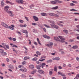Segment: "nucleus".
Wrapping results in <instances>:
<instances>
[{
	"label": "nucleus",
	"instance_id": "1a4fd4ad",
	"mask_svg": "<svg viewBox=\"0 0 79 79\" xmlns=\"http://www.w3.org/2000/svg\"><path fill=\"white\" fill-rule=\"evenodd\" d=\"M8 13H9L10 16H13L14 15L13 14V12L11 11H9Z\"/></svg>",
	"mask_w": 79,
	"mask_h": 79
},
{
	"label": "nucleus",
	"instance_id": "4d7b16f0",
	"mask_svg": "<svg viewBox=\"0 0 79 79\" xmlns=\"http://www.w3.org/2000/svg\"><path fill=\"white\" fill-rule=\"evenodd\" d=\"M58 68L60 69H62V67H61V66H59L58 67Z\"/></svg>",
	"mask_w": 79,
	"mask_h": 79
},
{
	"label": "nucleus",
	"instance_id": "052dcab7",
	"mask_svg": "<svg viewBox=\"0 0 79 79\" xmlns=\"http://www.w3.org/2000/svg\"><path fill=\"white\" fill-rule=\"evenodd\" d=\"M8 39H9V40H12V38H11V37L8 38Z\"/></svg>",
	"mask_w": 79,
	"mask_h": 79
},
{
	"label": "nucleus",
	"instance_id": "680f3d73",
	"mask_svg": "<svg viewBox=\"0 0 79 79\" xmlns=\"http://www.w3.org/2000/svg\"><path fill=\"white\" fill-rule=\"evenodd\" d=\"M2 66L4 67L5 66V64L3 63L1 64Z\"/></svg>",
	"mask_w": 79,
	"mask_h": 79
},
{
	"label": "nucleus",
	"instance_id": "a878e982",
	"mask_svg": "<svg viewBox=\"0 0 79 79\" xmlns=\"http://www.w3.org/2000/svg\"><path fill=\"white\" fill-rule=\"evenodd\" d=\"M54 70L55 71H56V72H57V67L56 66L54 67Z\"/></svg>",
	"mask_w": 79,
	"mask_h": 79
},
{
	"label": "nucleus",
	"instance_id": "423d86ee",
	"mask_svg": "<svg viewBox=\"0 0 79 79\" xmlns=\"http://www.w3.org/2000/svg\"><path fill=\"white\" fill-rule=\"evenodd\" d=\"M49 15L50 16H55V17H58L59 16L57 14L53 13H50L49 14Z\"/></svg>",
	"mask_w": 79,
	"mask_h": 79
},
{
	"label": "nucleus",
	"instance_id": "bb28decb",
	"mask_svg": "<svg viewBox=\"0 0 79 79\" xmlns=\"http://www.w3.org/2000/svg\"><path fill=\"white\" fill-rule=\"evenodd\" d=\"M30 68L31 69H33V68H34V66L33 65H30Z\"/></svg>",
	"mask_w": 79,
	"mask_h": 79
},
{
	"label": "nucleus",
	"instance_id": "de8ad7c7",
	"mask_svg": "<svg viewBox=\"0 0 79 79\" xmlns=\"http://www.w3.org/2000/svg\"><path fill=\"white\" fill-rule=\"evenodd\" d=\"M24 18H25L26 20H27V21H29V19H28V18H27V17L25 16Z\"/></svg>",
	"mask_w": 79,
	"mask_h": 79
},
{
	"label": "nucleus",
	"instance_id": "37998d69",
	"mask_svg": "<svg viewBox=\"0 0 79 79\" xmlns=\"http://www.w3.org/2000/svg\"><path fill=\"white\" fill-rule=\"evenodd\" d=\"M40 67H41L42 68H44V66H43L42 64H40Z\"/></svg>",
	"mask_w": 79,
	"mask_h": 79
},
{
	"label": "nucleus",
	"instance_id": "473e14b6",
	"mask_svg": "<svg viewBox=\"0 0 79 79\" xmlns=\"http://www.w3.org/2000/svg\"><path fill=\"white\" fill-rule=\"evenodd\" d=\"M13 51L15 53H17V52H18V51L16 50L14 48H13Z\"/></svg>",
	"mask_w": 79,
	"mask_h": 79
},
{
	"label": "nucleus",
	"instance_id": "393cba45",
	"mask_svg": "<svg viewBox=\"0 0 79 79\" xmlns=\"http://www.w3.org/2000/svg\"><path fill=\"white\" fill-rule=\"evenodd\" d=\"M29 57H25L23 59L24 60H28V59H29Z\"/></svg>",
	"mask_w": 79,
	"mask_h": 79
},
{
	"label": "nucleus",
	"instance_id": "cd10ccee",
	"mask_svg": "<svg viewBox=\"0 0 79 79\" xmlns=\"http://www.w3.org/2000/svg\"><path fill=\"white\" fill-rule=\"evenodd\" d=\"M44 26H45L46 27H47V28H50V27L49 26H48L47 25L45 24H44Z\"/></svg>",
	"mask_w": 79,
	"mask_h": 79
},
{
	"label": "nucleus",
	"instance_id": "b1692460",
	"mask_svg": "<svg viewBox=\"0 0 79 79\" xmlns=\"http://www.w3.org/2000/svg\"><path fill=\"white\" fill-rule=\"evenodd\" d=\"M50 2L51 4H56V1H51Z\"/></svg>",
	"mask_w": 79,
	"mask_h": 79
},
{
	"label": "nucleus",
	"instance_id": "13d9d810",
	"mask_svg": "<svg viewBox=\"0 0 79 79\" xmlns=\"http://www.w3.org/2000/svg\"><path fill=\"white\" fill-rule=\"evenodd\" d=\"M76 60L77 61H79V58L78 57H77L76 58Z\"/></svg>",
	"mask_w": 79,
	"mask_h": 79
},
{
	"label": "nucleus",
	"instance_id": "6e6552de",
	"mask_svg": "<svg viewBox=\"0 0 79 79\" xmlns=\"http://www.w3.org/2000/svg\"><path fill=\"white\" fill-rule=\"evenodd\" d=\"M33 18L35 21H39V19H38V18L37 17L35 16H33Z\"/></svg>",
	"mask_w": 79,
	"mask_h": 79
},
{
	"label": "nucleus",
	"instance_id": "6e6d98bb",
	"mask_svg": "<svg viewBox=\"0 0 79 79\" xmlns=\"http://www.w3.org/2000/svg\"><path fill=\"white\" fill-rule=\"evenodd\" d=\"M12 69H14V67L13 66H12L10 67Z\"/></svg>",
	"mask_w": 79,
	"mask_h": 79
},
{
	"label": "nucleus",
	"instance_id": "c9c22d12",
	"mask_svg": "<svg viewBox=\"0 0 79 79\" xmlns=\"http://www.w3.org/2000/svg\"><path fill=\"white\" fill-rule=\"evenodd\" d=\"M5 47H6V48H8V49H9V48H10V47H9V45H6L5 44Z\"/></svg>",
	"mask_w": 79,
	"mask_h": 79
},
{
	"label": "nucleus",
	"instance_id": "aec40b11",
	"mask_svg": "<svg viewBox=\"0 0 79 79\" xmlns=\"http://www.w3.org/2000/svg\"><path fill=\"white\" fill-rule=\"evenodd\" d=\"M63 32H64L65 34H68V31L66 29H64L63 30Z\"/></svg>",
	"mask_w": 79,
	"mask_h": 79
},
{
	"label": "nucleus",
	"instance_id": "49530a36",
	"mask_svg": "<svg viewBox=\"0 0 79 79\" xmlns=\"http://www.w3.org/2000/svg\"><path fill=\"white\" fill-rule=\"evenodd\" d=\"M13 47H15V48H18V46L14 44L13 46Z\"/></svg>",
	"mask_w": 79,
	"mask_h": 79
},
{
	"label": "nucleus",
	"instance_id": "5701e85b",
	"mask_svg": "<svg viewBox=\"0 0 79 79\" xmlns=\"http://www.w3.org/2000/svg\"><path fill=\"white\" fill-rule=\"evenodd\" d=\"M72 48H73L74 49L77 48H78V46H77V45L74 46Z\"/></svg>",
	"mask_w": 79,
	"mask_h": 79
},
{
	"label": "nucleus",
	"instance_id": "c756f323",
	"mask_svg": "<svg viewBox=\"0 0 79 79\" xmlns=\"http://www.w3.org/2000/svg\"><path fill=\"white\" fill-rule=\"evenodd\" d=\"M47 63H52V60H48L47 61Z\"/></svg>",
	"mask_w": 79,
	"mask_h": 79
},
{
	"label": "nucleus",
	"instance_id": "bf43d9fd",
	"mask_svg": "<svg viewBox=\"0 0 79 79\" xmlns=\"http://www.w3.org/2000/svg\"><path fill=\"white\" fill-rule=\"evenodd\" d=\"M76 27H77V29H79V25H77Z\"/></svg>",
	"mask_w": 79,
	"mask_h": 79
},
{
	"label": "nucleus",
	"instance_id": "0eeeda50",
	"mask_svg": "<svg viewBox=\"0 0 79 79\" xmlns=\"http://www.w3.org/2000/svg\"><path fill=\"white\" fill-rule=\"evenodd\" d=\"M27 70V69L26 68H24V69H19V71H22L23 73H26Z\"/></svg>",
	"mask_w": 79,
	"mask_h": 79
},
{
	"label": "nucleus",
	"instance_id": "e433bc0d",
	"mask_svg": "<svg viewBox=\"0 0 79 79\" xmlns=\"http://www.w3.org/2000/svg\"><path fill=\"white\" fill-rule=\"evenodd\" d=\"M8 28H9V29H11V30H14V28L13 27H11L10 26H8Z\"/></svg>",
	"mask_w": 79,
	"mask_h": 79
},
{
	"label": "nucleus",
	"instance_id": "412c9836",
	"mask_svg": "<svg viewBox=\"0 0 79 79\" xmlns=\"http://www.w3.org/2000/svg\"><path fill=\"white\" fill-rule=\"evenodd\" d=\"M37 42L38 43V44L40 45H42V44L40 43V41H39V39L38 38H37Z\"/></svg>",
	"mask_w": 79,
	"mask_h": 79
},
{
	"label": "nucleus",
	"instance_id": "9b49d317",
	"mask_svg": "<svg viewBox=\"0 0 79 79\" xmlns=\"http://www.w3.org/2000/svg\"><path fill=\"white\" fill-rule=\"evenodd\" d=\"M54 39L56 41V42H59V41H60V39H59V38L57 37H55Z\"/></svg>",
	"mask_w": 79,
	"mask_h": 79
},
{
	"label": "nucleus",
	"instance_id": "a18cd8bd",
	"mask_svg": "<svg viewBox=\"0 0 79 79\" xmlns=\"http://www.w3.org/2000/svg\"><path fill=\"white\" fill-rule=\"evenodd\" d=\"M58 25H59V26H63V25L60 23H58Z\"/></svg>",
	"mask_w": 79,
	"mask_h": 79
},
{
	"label": "nucleus",
	"instance_id": "ea45409f",
	"mask_svg": "<svg viewBox=\"0 0 79 79\" xmlns=\"http://www.w3.org/2000/svg\"><path fill=\"white\" fill-rule=\"evenodd\" d=\"M22 64H23V65L26 64V62L25 61H23L22 62Z\"/></svg>",
	"mask_w": 79,
	"mask_h": 79
},
{
	"label": "nucleus",
	"instance_id": "2f4dec72",
	"mask_svg": "<svg viewBox=\"0 0 79 79\" xmlns=\"http://www.w3.org/2000/svg\"><path fill=\"white\" fill-rule=\"evenodd\" d=\"M70 5L71 6H74L75 4L73 3H71L70 4Z\"/></svg>",
	"mask_w": 79,
	"mask_h": 79
},
{
	"label": "nucleus",
	"instance_id": "c85d7f7f",
	"mask_svg": "<svg viewBox=\"0 0 79 79\" xmlns=\"http://www.w3.org/2000/svg\"><path fill=\"white\" fill-rule=\"evenodd\" d=\"M35 73H36V70H33V71L31 72V73L32 74H34Z\"/></svg>",
	"mask_w": 79,
	"mask_h": 79
},
{
	"label": "nucleus",
	"instance_id": "20e7f679",
	"mask_svg": "<svg viewBox=\"0 0 79 79\" xmlns=\"http://www.w3.org/2000/svg\"><path fill=\"white\" fill-rule=\"evenodd\" d=\"M45 46H47L49 48H52V46L53 45V43L52 42H50L49 44H45Z\"/></svg>",
	"mask_w": 79,
	"mask_h": 79
},
{
	"label": "nucleus",
	"instance_id": "a211bd4d",
	"mask_svg": "<svg viewBox=\"0 0 79 79\" xmlns=\"http://www.w3.org/2000/svg\"><path fill=\"white\" fill-rule=\"evenodd\" d=\"M58 8V6H56V7H52V10H57Z\"/></svg>",
	"mask_w": 79,
	"mask_h": 79
},
{
	"label": "nucleus",
	"instance_id": "ddd939ff",
	"mask_svg": "<svg viewBox=\"0 0 79 79\" xmlns=\"http://www.w3.org/2000/svg\"><path fill=\"white\" fill-rule=\"evenodd\" d=\"M3 2H4V0H3L2 1H1V5L2 7H3V6H5V3Z\"/></svg>",
	"mask_w": 79,
	"mask_h": 79
},
{
	"label": "nucleus",
	"instance_id": "8fccbe9b",
	"mask_svg": "<svg viewBox=\"0 0 79 79\" xmlns=\"http://www.w3.org/2000/svg\"><path fill=\"white\" fill-rule=\"evenodd\" d=\"M19 21L20 22V23H23L24 22V21H23V20H19Z\"/></svg>",
	"mask_w": 79,
	"mask_h": 79
},
{
	"label": "nucleus",
	"instance_id": "0e129e2a",
	"mask_svg": "<svg viewBox=\"0 0 79 79\" xmlns=\"http://www.w3.org/2000/svg\"><path fill=\"white\" fill-rule=\"evenodd\" d=\"M18 67L19 68H21L22 67V65H19L18 66Z\"/></svg>",
	"mask_w": 79,
	"mask_h": 79
},
{
	"label": "nucleus",
	"instance_id": "6ab92c4d",
	"mask_svg": "<svg viewBox=\"0 0 79 79\" xmlns=\"http://www.w3.org/2000/svg\"><path fill=\"white\" fill-rule=\"evenodd\" d=\"M55 1H56V2L59 3H62V2L59 1V0H54Z\"/></svg>",
	"mask_w": 79,
	"mask_h": 79
},
{
	"label": "nucleus",
	"instance_id": "5fc2aeb1",
	"mask_svg": "<svg viewBox=\"0 0 79 79\" xmlns=\"http://www.w3.org/2000/svg\"><path fill=\"white\" fill-rule=\"evenodd\" d=\"M16 38H13L12 40H13V41H14V42H15V41H16Z\"/></svg>",
	"mask_w": 79,
	"mask_h": 79
},
{
	"label": "nucleus",
	"instance_id": "39448f33",
	"mask_svg": "<svg viewBox=\"0 0 79 79\" xmlns=\"http://www.w3.org/2000/svg\"><path fill=\"white\" fill-rule=\"evenodd\" d=\"M59 37L61 40V42H64V40H65V38L63 36H58Z\"/></svg>",
	"mask_w": 79,
	"mask_h": 79
},
{
	"label": "nucleus",
	"instance_id": "f8f14e48",
	"mask_svg": "<svg viewBox=\"0 0 79 79\" xmlns=\"http://www.w3.org/2000/svg\"><path fill=\"white\" fill-rule=\"evenodd\" d=\"M21 32H23V33H25L26 34H28V32H27V31L25 30H22Z\"/></svg>",
	"mask_w": 79,
	"mask_h": 79
},
{
	"label": "nucleus",
	"instance_id": "4be33fe9",
	"mask_svg": "<svg viewBox=\"0 0 79 79\" xmlns=\"http://www.w3.org/2000/svg\"><path fill=\"white\" fill-rule=\"evenodd\" d=\"M43 36L44 37V38H46V39H50V37L46 35H43Z\"/></svg>",
	"mask_w": 79,
	"mask_h": 79
},
{
	"label": "nucleus",
	"instance_id": "79ce46f5",
	"mask_svg": "<svg viewBox=\"0 0 79 79\" xmlns=\"http://www.w3.org/2000/svg\"><path fill=\"white\" fill-rule=\"evenodd\" d=\"M49 73L50 75V76H52V74H53V72L52 71H49Z\"/></svg>",
	"mask_w": 79,
	"mask_h": 79
},
{
	"label": "nucleus",
	"instance_id": "4468645a",
	"mask_svg": "<svg viewBox=\"0 0 79 79\" xmlns=\"http://www.w3.org/2000/svg\"><path fill=\"white\" fill-rule=\"evenodd\" d=\"M38 72L40 73V74H44L45 73V72L44 71L41 70H39L38 71Z\"/></svg>",
	"mask_w": 79,
	"mask_h": 79
},
{
	"label": "nucleus",
	"instance_id": "58836bf2",
	"mask_svg": "<svg viewBox=\"0 0 79 79\" xmlns=\"http://www.w3.org/2000/svg\"><path fill=\"white\" fill-rule=\"evenodd\" d=\"M2 55H3V56L6 55V53L5 52H3L2 53Z\"/></svg>",
	"mask_w": 79,
	"mask_h": 79
},
{
	"label": "nucleus",
	"instance_id": "f704fd0d",
	"mask_svg": "<svg viewBox=\"0 0 79 79\" xmlns=\"http://www.w3.org/2000/svg\"><path fill=\"white\" fill-rule=\"evenodd\" d=\"M33 61H37V58L36 57H35L34 58L32 59Z\"/></svg>",
	"mask_w": 79,
	"mask_h": 79
},
{
	"label": "nucleus",
	"instance_id": "2eb2a0df",
	"mask_svg": "<svg viewBox=\"0 0 79 79\" xmlns=\"http://www.w3.org/2000/svg\"><path fill=\"white\" fill-rule=\"evenodd\" d=\"M19 26H20V27H26L27 25L26 24H24V25L20 24Z\"/></svg>",
	"mask_w": 79,
	"mask_h": 79
},
{
	"label": "nucleus",
	"instance_id": "69168bd1",
	"mask_svg": "<svg viewBox=\"0 0 79 79\" xmlns=\"http://www.w3.org/2000/svg\"><path fill=\"white\" fill-rule=\"evenodd\" d=\"M59 22L60 23H62V24H63V23H64L63 21H60Z\"/></svg>",
	"mask_w": 79,
	"mask_h": 79
},
{
	"label": "nucleus",
	"instance_id": "864d4df0",
	"mask_svg": "<svg viewBox=\"0 0 79 79\" xmlns=\"http://www.w3.org/2000/svg\"><path fill=\"white\" fill-rule=\"evenodd\" d=\"M44 60H45V59H42V60L40 59L39 61H44Z\"/></svg>",
	"mask_w": 79,
	"mask_h": 79
},
{
	"label": "nucleus",
	"instance_id": "dca6fc26",
	"mask_svg": "<svg viewBox=\"0 0 79 79\" xmlns=\"http://www.w3.org/2000/svg\"><path fill=\"white\" fill-rule=\"evenodd\" d=\"M41 15L43 16H47V14L45 13H41Z\"/></svg>",
	"mask_w": 79,
	"mask_h": 79
},
{
	"label": "nucleus",
	"instance_id": "603ef678",
	"mask_svg": "<svg viewBox=\"0 0 79 79\" xmlns=\"http://www.w3.org/2000/svg\"><path fill=\"white\" fill-rule=\"evenodd\" d=\"M72 2H73V3H77V2L75 1H72Z\"/></svg>",
	"mask_w": 79,
	"mask_h": 79
},
{
	"label": "nucleus",
	"instance_id": "9d476101",
	"mask_svg": "<svg viewBox=\"0 0 79 79\" xmlns=\"http://www.w3.org/2000/svg\"><path fill=\"white\" fill-rule=\"evenodd\" d=\"M58 74L59 75H61V76H63L64 77H65V76H66V75L65 74H63V73L60 72H58Z\"/></svg>",
	"mask_w": 79,
	"mask_h": 79
},
{
	"label": "nucleus",
	"instance_id": "09e8293b",
	"mask_svg": "<svg viewBox=\"0 0 79 79\" xmlns=\"http://www.w3.org/2000/svg\"><path fill=\"white\" fill-rule=\"evenodd\" d=\"M4 51H3V49H0V53H2Z\"/></svg>",
	"mask_w": 79,
	"mask_h": 79
},
{
	"label": "nucleus",
	"instance_id": "72a5a7b5",
	"mask_svg": "<svg viewBox=\"0 0 79 79\" xmlns=\"http://www.w3.org/2000/svg\"><path fill=\"white\" fill-rule=\"evenodd\" d=\"M36 53L38 55H41V54H40V53L39 52V51H37L36 52Z\"/></svg>",
	"mask_w": 79,
	"mask_h": 79
},
{
	"label": "nucleus",
	"instance_id": "4c0bfd02",
	"mask_svg": "<svg viewBox=\"0 0 79 79\" xmlns=\"http://www.w3.org/2000/svg\"><path fill=\"white\" fill-rule=\"evenodd\" d=\"M70 11H77V10L74 9H72L70 10Z\"/></svg>",
	"mask_w": 79,
	"mask_h": 79
},
{
	"label": "nucleus",
	"instance_id": "a19ab883",
	"mask_svg": "<svg viewBox=\"0 0 79 79\" xmlns=\"http://www.w3.org/2000/svg\"><path fill=\"white\" fill-rule=\"evenodd\" d=\"M36 68L38 69H40V66L39 65H37L36 66Z\"/></svg>",
	"mask_w": 79,
	"mask_h": 79
},
{
	"label": "nucleus",
	"instance_id": "338daca9",
	"mask_svg": "<svg viewBox=\"0 0 79 79\" xmlns=\"http://www.w3.org/2000/svg\"><path fill=\"white\" fill-rule=\"evenodd\" d=\"M74 15H79V13H74Z\"/></svg>",
	"mask_w": 79,
	"mask_h": 79
},
{
	"label": "nucleus",
	"instance_id": "3c124183",
	"mask_svg": "<svg viewBox=\"0 0 79 79\" xmlns=\"http://www.w3.org/2000/svg\"><path fill=\"white\" fill-rule=\"evenodd\" d=\"M69 42H73V41H74V40L71 39H70V40H69Z\"/></svg>",
	"mask_w": 79,
	"mask_h": 79
},
{
	"label": "nucleus",
	"instance_id": "f257e3e1",
	"mask_svg": "<svg viewBox=\"0 0 79 79\" xmlns=\"http://www.w3.org/2000/svg\"><path fill=\"white\" fill-rule=\"evenodd\" d=\"M48 22L49 23H51V24H50L52 27H54V28H55L56 29H58L59 28V27L57 26V25H55V23L54 22V21H53L49 20Z\"/></svg>",
	"mask_w": 79,
	"mask_h": 79
},
{
	"label": "nucleus",
	"instance_id": "f3484780",
	"mask_svg": "<svg viewBox=\"0 0 79 79\" xmlns=\"http://www.w3.org/2000/svg\"><path fill=\"white\" fill-rule=\"evenodd\" d=\"M6 2L7 3H10V4H11V5H14V3H12V2H9L8 1H6Z\"/></svg>",
	"mask_w": 79,
	"mask_h": 79
},
{
	"label": "nucleus",
	"instance_id": "f03ea898",
	"mask_svg": "<svg viewBox=\"0 0 79 79\" xmlns=\"http://www.w3.org/2000/svg\"><path fill=\"white\" fill-rule=\"evenodd\" d=\"M1 24L2 26L5 27L6 29H8V26L5 23L2 22L1 23Z\"/></svg>",
	"mask_w": 79,
	"mask_h": 79
},
{
	"label": "nucleus",
	"instance_id": "7c9ffc66",
	"mask_svg": "<svg viewBox=\"0 0 79 79\" xmlns=\"http://www.w3.org/2000/svg\"><path fill=\"white\" fill-rule=\"evenodd\" d=\"M4 10H5V11H6L7 13H8V11H8V9L4 8Z\"/></svg>",
	"mask_w": 79,
	"mask_h": 79
},
{
	"label": "nucleus",
	"instance_id": "774afa93",
	"mask_svg": "<svg viewBox=\"0 0 79 79\" xmlns=\"http://www.w3.org/2000/svg\"><path fill=\"white\" fill-rule=\"evenodd\" d=\"M76 77H78L79 78V74H77L76 76Z\"/></svg>",
	"mask_w": 79,
	"mask_h": 79
},
{
	"label": "nucleus",
	"instance_id": "e2e57ef3",
	"mask_svg": "<svg viewBox=\"0 0 79 79\" xmlns=\"http://www.w3.org/2000/svg\"><path fill=\"white\" fill-rule=\"evenodd\" d=\"M4 8H6V9H8L9 8V6H6Z\"/></svg>",
	"mask_w": 79,
	"mask_h": 79
},
{
	"label": "nucleus",
	"instance_id": "c03bdc74",
	"mask_svg": "<svg viewBox=\"0 0 79 79\" xmlns=\"http://www.w3.org/2000/svg\"><path fill=\"white\" fill-rule=\"evenodd\" d=\"M56 60H57V61H58V60H60V58L58 57H56Z\"/></svg>",
	"mask_w": 79,
	"mask_h": 79
},
{
	"label": "nucleus",
	"instance_id": "7ed1b4c3",
	"mask_svg": "<svg viewBox=\"0 0 79 79\" xmlns=\"http://www.w3.org/2000/svg\"><path fill=\"white\" fill-rule=\"evenodd\" d=\"M16 2L17 3H21V4H24V5H26V3H24V2L23 0H16Z\"/></svg>",
	"mask_w": 79,
	"mask_h": 79
}]
</instances>
